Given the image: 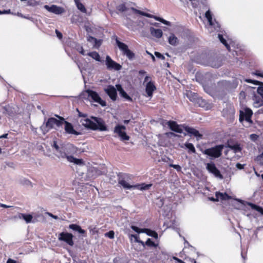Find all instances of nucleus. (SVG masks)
<instances>
[{
    "instance_id": "nucleus-3",
    "label": "nucleus",
    "mask_w": 263,
    "mask_h": 263,
    "mask_svg": "<svg viewBox=\"0 0 263 263\" xmlns=\"http://www.w3.org/2000/svg\"><path fill=\"white\" fill-rule=\"evenodd\" d=\"M129 176L128 175H124L119 178V183L124 189L126 190L138 189L140 190H146L149 189L151 184H131L129 182Z\"/></svg>"
},
{
    "instance_id": "nucleus-50",
    "label": "nucleus",
    "mask_w": 263,
    "mask_h": 263,
    "mask_svg": "<svg viewBox=\"0 0 263 263\" xmlns=\"http://www.w3.org/2000/svg\"><path fill=\"white\" fill-rule=\"evenodd\" d=\"M78 112H79V116L80 117H82V118H87V115L85 114H83L81 112H80L78 109H77Z\"/></svg>"
},
{
    "instance_id": "nucleus-56",
    "label": "nucleus",
    "mask_w": 263,
    "mask_h": 263,
    "mask_svg": "<svg viewBox=\"0 0 263 263\" xmlns=\"http://www.w3.org/2000/svg\"><path fill=\"white\" fill-rule=\"evenodd\" d=\"M7 263H16V261L12 259H8L7 261Z\"/></svg>"
},
{
    "instance_id": "nucleus-4",
    "label": "nucleus",
    "mask_w": 263,
    "mask_h": 263,
    "mask_svg": "<svg viewBox=\"0 0 263 263\" xmlns=\"http://www.w3.org/2000/svg\"><path fill=\"white\" fill-rule=\"evenodd\" d=\"M57 117L59 119L52 117L49 118L46 122L45 125H43L41 127V129L44 134H46L51 129H57V127L62 126L63 124L64 118L59 116H57Z\"/></svg>"
},
{
    "instance_id": "nucleus-7",
    "label": "nucleus",
    "mask_w": 263,
    "mask_h": 263,
    "mask_svg": "<svg viewBox=\"0 0 263 263\" xmlns=\"http://www.w3.org/2000/svg\"><path fill=\"white\" fill-rule=\"evenodd\" d=\"M205 16L209 23V27L208 28L209 31L212 32L213 29L218 31L220 28V25L215 19L213 20L212 15L210 10L205 12Z\"/></svg>"
},
{
    "instance_id": "nucleus-55",
    "label": "nucleus",
    "mask_w": 263,
    "mask_h": 263,
    "mask_svg": "<svg viewBox=\"0 0 263 263\" xmlns=\"http://www.w3.org/2000/svg\"><path fill=\"white\" fill-rule=\"evenodd\" d=\"M146 53L150 55V57L152 58V59L153 61H155V57L152 53H151L148 51H146Z\"/></svg>"
},
{
    "instance_id": "nucleus-59",
    "label": "nucleus",
    "mask_w": 263,
    "mask_h": 263,
    "mask_svg": "<svg viewBox=\"0 0 263 263\" xmlns=\"http://www.w3.org/2000/svg\"><path fill=\"white\" fill-rule=\"evenodd\" d=\"M3 14H9L11 13V10L10 9L7 10H4L2 12Z\"/></svg>"
},
{
    "instance_id": "nucleus-35",
    "label": "nucleus",
    "mask_w": 263,
    "mask_h": 263,
    "mask_svg": "<svg viewBox=\"0 0 263 263\" xmlns=\"http://www.w3.org/2000/svg\"><path fill=\"white\" fill-rule=\"evenodd\" d=\"M263 104V101L260 98H255V101L253 103L254 107L258 108L260 107Z\"/></svg>"
},
{
    "instance_id": "nucleus-18",
    "label": "nucleus",
    "mask_w": 263,
    "mask_h": 263,
    "mask_svg": "<svg viewBox=\"0 0 263 263\" xmlns=\"http://www.w3.org/2000/svg\"><path fill=\"white\" fill-rule=\"evenodd\" d=\"M117 90L119 91L120 96L125 99L126 100L132 102L133 101L132 98L129 97L127 93L124 90L122 86L120 84H117L116 85Z\"/></svg>"
},
{
    "instance_id": "nucleus-54",
    "label": "nucleus",
    "mask_w": 263,
    "mask_h": 263,
    "mask_svg": "<svg viewBox=\"0 0 263 263\" xmlns=\"http://www.w3.org/2000/svg\"><path fill=\"white\" fill-rule=\"evenodd\" d=\"M250 138L252 140H255L257 138V136L255 134H252L250 135Z\"/></svg>"
},
{
    "instance_id": "nucleus-26",
    "label": "nucleus",
    "mask_w": 263,
    "mask_h": 263,
    "mask_svg": "<svg viewBox=\"0 0 263 263\" xmlns=\"http://www.w3.org/2000/svg\"><path fill=\"white\" fill-rule=\"evenodd\" d=\"M216 200H226L230 199V196H229L226 193H222L220 192H216Z\"/></svg>"
},
{
    "instance_id": "nucleus-51",
    "label": "nucleus",
    "mask_w": 263,
    "mask_h": 263,
    "mask_svg": "<svg viewBox=\"0 0 263 263\" xmlns=\"http://www.w3.org/2000/svg\"><path fill=\"white\" fill-rule=\"evenodd\" d=\"M55 32H56V34H57V37L59 39H61L62 37V33L59 32L58 30H55Z\"/></svg>"
},
{
    "instance_id": "nucleus-21",
    "label": "nucleus",
    "mask_w": 263,
    "mask_h": 263,
    "mask_svg": "<svg viewBox=\"0 0 263 263\" xmlns=\"http://www.w3.org/2000/svg\"><path fill=\"white\" fill-rule=\"evenodd\" d=\"M69 228L74 231L78 232L79 234L82 235L83 236H86V231L82 229L81 227L76 224H71L69 226Z\"/></svg>"
},
{
    "instance_id": "nucleus-61",
    "label": "nucleus",
    "mask_w": 263,
    "mask_h": 263,
    "mask_svg": "<svg viewBox=\"0 0 263 263\" xmlns=\"http://www.w3.org/2000/svg\"><path fill=\"white\" fill-rule=\"evenodd\" d=\"M245 120L246 121H247L248 122H250L251 121V117L245 116Z\"/></svg>"
},
{
    "instance_id": "nucleus-41",
    "label": "nucleus",
    "mask_w": 263,
    "mask_h": 263,
    "mask_svg": "<svg viewBox=\"0 0 263 263\" xmlns=\"http://www.w3.org/2000/svg\"><path fill=\"white\" fill-rule=\"evenodd\" d=\"M170 166L176 169L178 172H180L181 167L179 165L170 164Z\"/></svg>"
},
{
    "instance_id": "nucleus-30",
    "label": "nucleus",
    "mask_w": 263,
    "mask_h": 263,
    "mask_svg": "<svg viewBox=\"0 0 263 263\" xmlns=\"http://www.w3.org/2000/svg\"><path fill=\"white\" fill-rule=\"evenodd\" d=\"M75 4L77 6V8L81 11L83 13H86L87 10L85 7V6L83 5V4H82L80 0H74Z\"/></svg>"
},
{
    "instance_id": "nucleus-46",
    "label": "nucleus",
    "mask_w": 263,
    "mask_h": 263,
    "mask_svg": "<svg viewBox=\"0 0 263 263\" xmlns=\"http://www.w3.org/2000/svg\"><path fill=\"white\" fill-rule=\"evenodd\" d=\"M254 74L258 77L263 78V71L256 70Z\"/></svg>"
},
{
    "instance_id": "nucleus-14",
    "label": "nucleus",
    "mask_w": 263,
    "mask_h": 263,
    "mask_svg": "<svg viewBox=\"0 0 263 263\" xmlns=\"http://www.w3.org/2000/svg\"><path fill=\"white\" fill-rule=\"evenodd\" d=\"M131 228L133 230H134L135 232H137L138 234L141 233H145L147 235L154 237L155 238H157L158 237V234L156 232L151 231L147 229H140L135 226H132Z\"/></svg>"
},
{
    "instance_id": "nucleus-64",
    "label": "nucleus",
    "mask_w": 263,
    "mask_h": 263,
    "mask_svg": "<svg viewBox=\"0 0 263 263\" xmlns=\"http://www.w3.org/2000/svg\"><path fill=\"white\" fill-rule=\"evenodd\" d=\"M80 52L83 55H87V53H85V51L84 50L82 47H81V50Z\"/></svg>"
},
{
    "instance_id": "nucleus-42",
    "label": "nucleus",
    "mask_w": 263,
    "mask_h": 263,
    "mask_svg": "<svg viewBox=\"0 0 263 263\" xmlns=\"http://www.w3.org/2000/svg\"><path fill=\"white\" fill-rule=\"evenodd\" d=\"M252 114L253 112L251 109L249 108L245 109V116H249L251 117Z\"/></svg>"
},
{
    "instance_id": "nucleus-34",
    "label": "nucleus",
    "mask_w": 263,
    "mask_h": 263,
    "mask_svg": "<svg viewBox=\"0 0 263 263\" xmlns=\"http://www.w3.org/2000/svg\"><path fill=\"white\" fill-rule=\"evenodd\" d=\"M184 146L186 148H187L189 151V152H192L193 153H196V149L194 146V145L192 143H185L184 144Z\"/></svg>"
},
{
    "instance_id": "nucleus-38",
    "label": "nucleus",
    "mask_w": 263,
    "mask_h": 263,
    "mask_svg": "<svg viewBox=\"0 0 263 263\" xmlns=\"http://www.w3.org/2000/svg\"><path fill=\"white\" fill-rule=\"evenodd\" d=\"M155 19L157 21H158L161 23H162L163 24H165V25H166L167 26H170L171 25V23L167 21H166L165 20H164L163 18H161V17H155Z\"/></svg>"
},
{
    "instance_id": "nucleus-9",
    "label": "nucleus",
    "mask_w": 263,
    "mask_h": 263,
    "mask_svg": "<svg viewBox=\"0 0 263 263\" xmlns=\"http://www.w3.org/2000/svg\"><path fill=\"white\" fill-rule=\"evenodd\" d=\"M73 237V236L72 234L67 232H62L58 235L59 240L64 241L70 246L74 245Z\"/></svg>"
},
{
    "instance_id": "nucleus-33",
    "label": "nucleus",
    "mask_w": 263,
    "mask_h": 263,
    "mask_svg": "<svg viewBox=\"0 0 263 263\" xmlns=\"http://www.w3.org/2000/svg\"><path fill=\"white\" fill-rule=\"evenodd\" d=\"M132 10L134 12H135V13H138V14H141V15H143V16H145L148 17L155 18V17H156V16H154V15H153L152 14H150L149 13L143 12L142 11H141L140 10H137V9H134V8H132Z\"/></svg>"
},
{
    "instance_id": "nucleus-12",
    "label": "nucleus",
    "mask_w": 263,
    "mask_h": 263,
    "mask_svg": "<svg viewBox=\"0 0 263 263\" xmlns=\"http://www.w3.org/2000/svg\"><path fill=\"white\" fill-rule=\"evenodd\" d=\"M117 88L112 85H108L104 89V91L113 101H115L117 98Z\"/></svg>"
},
{
    "instance_id": "nucleus-10",
    "label": "nucleus",
    "mask_w": 263,
    "mask_h": 263,
    "mask_svg": "<svg viewBox=\"0 0 263 263\" xmlns=\"http://www.w3.org/2000/svg\"><path fill=\"white\" fill-rule=\"evenodd\" d=\"M105 64L106 67L109 70H120L122 66L119 64L113 61L109 55L106 57Z\"/></svg>"
},
{
    "instance_id": "nucleus-45",
    "label": "nucleus",
    "mask_w": 263,
    "mask_h": 263,
    "mask_svg": "<svg viewBox=\"0 0 263 263\" xmlns=\"http://www.w3.org/2000/svg\"><path fill=\"white\" fill-rule=\"evenodd\" d=\"M125 8H126V7H125V5L123 4L120 5L117 7L118 10L121 12H123L124 11H125Z\"/></svg>"
},
{
    "instance_id": "nucleus-13",
    "label": "nucleus",
    "mask_w": 263,
    "mask_h": 263,
    "mask_svg": "<svg viewBox=\"0 0 263 263\" xmlns=\"http://www.w3.org/2000/svg\"><path fill=\"white\" fill-rule=\"evenodd\" d=\"M206 168L210 173L213 174L216 177L220 179L223 178V176L220 171L217 168L213 163H207Z\"/></svg>"
},
{
    "instance_id": "nucleus-43",
    "label": "nucleus",
    "mask_w": 263,
    "mask_h": 263,
    "mask_svg": "<svg viewBox=\"0 0 263 263\" xmlns=\"http://www.w3.org/2000/svg\"><path fill=\"white\" fill-rule=\"evenodd\" d=\"M68 148L71 150L73 153H76L77 152V148L74 146L73 144H70L68 146Z\"/></svg>"
},
{
    "instance_id": "nucleus-15",
    "label": "nucleus",
    "mask_w": 263,
    "mask_h": 263,
    "mask_svg": "<svg viewBox=\"0 0 263 263\" xmlns=\"http://www.w3.org/2000/svg\"><path fill=\"white\" fill-rule=\"evenodd\" d=\"M63 124H64V129L66 134L76 136L80 134L79 132L76 131L74 129L73 125L70 123L64 120Z\"/></svg>"
},
{
    "instance_id": "nucleus-31",
    "label": "nucleus",
    "mask_w": 263,
    "mask_h": 263,
    "mask_svg": "<svg viewBox=\"0 0 263 263\" xmlns=\"http://www.w3.org/2000/svg\"><path fill=\"white\" fill-rule=\"evenodd\" d=\"M246 203L247 205H249L251 208V209L258 211V212H259L261 214H262L263 215V209L261 207L258 206L257 205H255L251 202H247Z\"/></svg>"
},
{
    "instance_id": "nucleus-62",
    "label": "nucleus",
    "mask_w": 263,
    "mask_h": 263,
    "mask_svg": "<svg viewBox=\"0 0 263 263\" xmlns=\"http://www.w3.org/2000/svg\"><path fill=\"white\" fill-rule=\"evenodd\" d=\"M0 206L2 207V208H8L11 207V206L7 205H6L5 204H3V203L0 204Z\"/></svg>"
},
{
    "instance_id": "nucleus-57",
    "label": "nucleus",
    "mask_w": 263,
    "mask_h": 263,
    "mask_svg": "<svg viewBox=\"0 0 263 263\" xmlns=\"http://www.w3.org/2000/svg\"><path fill=\"white\" fill-rule=\"evenodd\" d=\"M173 259L177 261L179 263H184L182 260L176 257H173Z\"/></svg>"
},
{
    "instance_id": "nucleus-37",
    "label": "nucleus",
    "mask_w": 263,
    "mask_h": 263,
    "mask_svg": "<svg viewBox=\"0 0 263 263\" xmlns=\"http://www.w3.org/2000/svg\"><path fill=\"white\" fill-rule=\"evenodd\" d=\"M255 160L258 164L263 165V151L262 153L256 157Z\"/></svg>"
},
{
    "instance_id": "nucleus-23",
    "label": "nucleus",
    "mask_w": 263,
    "mask_h": 263,
    "mask_svg": "<svg viewBox=\"0 0 263 263\" xmlns=\"http://www.w3.org/2000/svg\"><path fill=\"white\" fill-rule=\"evenodd\" d=\"M17 217L19 219H24L27 223L34 222L33 221H32L33 217L30 214L18 213L17 215Z\"/></svg>"
},
{
    "instance_id": "nucleus-29",
    "label": "nucleus",
    "mask_w": 263,
    "mask_h": 263,
    "mask_svg": "<svg viewBox=\"0 0 263 263\" xmlns=\"http://www.w3.org/2000/svg\"><path fill=\"white\" fill-rule=\"evenodd\" d=\"M87 55L92 58L98 62H102L101 57L99 54L96 51L89 52L87 53Z\"/></svg>"
},
{
    "instance_id": "nucleus-8",
    "label": "nucleus",
    "mask_w": 263,
    "mask_h": 263,
    "mask_svg": "<svg viewBox=\"0 0 263 263\" xmlns=\"http://www.w3.org/2000/svg\"><path fill=\"white\" fill-rule=\"evenodd\" d=\"M125 126L124 125H117L114 128V133L117 134L120 138L121 140L125 141L129 139L125 132Z\"/></svg>"
},
{
    "instance_id": "nucleus-16",
    "label": "nucleus",
    "mask_w": 263,
    "mask_h": 263,
    "mask_svg": "<svg viewBox=\"0 0 263 263\" xmlns=\"http://www.w3.org/2000/svg\"><path fill=\"white\" fill-rule=\"evenodd\" d=\"M44 8L48 11L53 13L55 14H61L65 12L63 8L53 5L51 6L45 5Z\"/></svg>"
},
{
    "instance_id": "nucleus-24",
    "label": "nucleus",
    "mask_w": 263,
    "mask_h": 263,
    "mask_svg": "<svg viewBox=\"0 0 263 263\" xmlns=\"http://www.w3.org/2000/svg\"><path fill=\"white\" fill-rule=\"evenodd\" d=\"M87 41L91 43L93 47L96 48L99 47L101 44V40H98L97 39L90 36H88Z\"/></svg>"
},
{
    "instance_id": "nucleus-39",
    "label": "nucleus",
    "mask_w": 263,
    "mask_h": 263,
    "mask_svg": "<svg viewBox=\"0 0 263 263\" xmlns=\"http://www.w3.org/2000/svg\"><path fill=\"white\" fill-rule=\"evenodd\" d=\"M145 245L150 247H156L157 245L150 238L147 239L145 242Z\"/></svg>"
},
{
    "instance_id": "nucleus-47",
    "label": "nucleus",
    "mask_w": 263,
    "mask_h": 263,
    "mask_svg": "<svg viewBox=\"0 0 263 263\" xmlns=\"http://www.w3.org/2000/svg\"><path fill=\"white\" fill-rule=\"evenodd\" d=\"M155 55L156 56L157 58H158L159 59H161L162 60L164 59V57L158 52H155Z\"/></svg>"
},
{
    "instance_id": "nucleus-63",
    "label": "nucleus",
    "mask_w": 263,
    "mask_h": 263,
    "mask_svg": "<svg viewBox=\"0 0 263 263\" xmlns=\"http://www.w3.org/2000/svg\"><path fill=\"white\" fill-rule=\"evenodd\" d=\"M145 73H146V71H144V70H139V74L140 75H143V74H145Z\"/></svg>"
},
{
    "instance_id": "nucleus-36",
    "label": "nucleus",
    "mask_w": 263,
    "mask_h": 263,
    "mask_svg": "<svg viewBox=\"0 0 263 263\" xmlns=\"http://www.w3.org/2000/svg\"><path fill=\"white\" fill-rule=\"evenodd\" d=\"M187 98L190 99V100L192 102H195L196 100L197 96L192 92H189L187 94Z\"/></svg>"
},
{
    "instance_id": "nucleus-11",
    "label": "nucleus",
    "mask_w": 263,
    "mask_h": 263,
    "mask_svg": "<svg viewBox=\"0 0 263 263\" xmlns=\"http://www.w3.org/2000/svg\"><path fill=\"white\" fill-rule=\"evenodd\" d=\"M88 97H89L94 102L99 104L102 106H105L106 102L103 100L96 91L91 90L87 91Z\"/></svg>"
},
{
    "instance_id": "nucleus-32",
    "label": "nucleus",
    "mask_w": 263,
    "mask_h": 263,
    "mask_svg": "<svg viewBox=\"0 0 263 263\" xmlns=\"http://www.w3.org/2000/svg\"><path fill=\"white\" fill-rule=\"evenodd\" d=\"M218 37L220 40V42L222 43L227 48L228 50H230V47L228 44L227 40L223 37V35L221 34H218Z\"/></svg>"
},
{
    "instance_id": "nucleus-44",
    "label": "nucleus",
    "mask_w": 263,
    "mask_h": 263,
    "mask_svg": "<svg viewBox=\"0 0 263 263\" xmlns=\"http://www.w3.org/2000/svg\"><path fill=\"white\" fill-rule=\"evenodd\" d=\"M258 94H259L263 99V87H258L257 90Z\"/></svg>"
},
{
    "instance_id": "nucleus-1",
    "label": "nucleus",
    "mask_w": 263,
    "mask_h": 263,
    "mask_svg": "<svg viewBox=\"0 0 263 263\" xmlns=\"http://www.w3.org/2000/svg\"><path fill=\"white\" fill-rule=\"evenodd\" d=\"M80 122L85 128L93 130L106 131L107 127L104 121L99 118H82Z\"/></svg>"
},
{
    "instance_id": "nucleus-5",
    "label": "nucleus",
    "mask_w": 263,
    "mask_h": 263,
    "mask_svg": "<svg viewBox=\"0 0 263 263\" xmlns=\"http://www.w3.org/2000/svg\"><path fill=\"white\" fill-rule=\"evenodd\" d=\"M224 147L222 144L218 145L215 147L207 148L202 153L211 157V158H217L221 156V152Z\"/></svg>"
},
{
    "instance_id": "nucleus-60",
    "label": "nucleus",
    "mask_w": 263,
    "mask_h": 263,
    "mask_svg": "<svg viewBox=\"0 0 263 263\" xmlns=\"http://www.w3.org/2000/svg\"><path fill=\"white\" fill-rule=\"evenodd\" d=\"M11 14H12L13 15H17L18 16L25 18V17L24 16L22 13H19V12H17L16 14L13 13H12Z\"/></svg>"
},
{
    "instance_id": "nucleus-52",
    "label": "nucleus",
    "mask_w": 263,
    "mask_h": 263,
    "mask_svg": "<svg viewBox=\"0 0 263 263\" xmlns=\"http://www.w3.org/2000/svg\"><path fill=\"white\" fill-rule=\"evenodd\" d=\"M48 216H49L50 217H51L52 218H53L54 219H58V217L57 216H55V215H53L52 213H49V212H47L46 213Z\"/></svg>"
},
{
    "instance_id": "nucleus-53",
    "label": "nucleus",
    "mask_w": 263,
    "mask_h": 263,
    "mask_svg": "<svg viewBox=\"0 0 263 263\" xmlns=\"http://www.w3.org/2000/svg\"><path fill=\"white\" fill-rule=\"evenodd\" d=\"M149 81H151V78L149 76H146L144 79V83H148Z\"/></svg>"
},
{
    "instance_id": "nucleus-27",
    "label": "nucleus",
    "mask_w": 263,
    "mask_h": 263,
    "mask_svg": "<svg viewBox=\"0 0 263 263\" xmlns=\"http://www.w3.org/2000/svg\"><path fill=\"white\" fill-rule=\"evenodd\" d=\"M168 42L172 46H176L178 43V40L174 34L171 33L168 38Z\"/></svg>"
},
{
    "instance_id": "nucleus-19",
    "label": "nucleus",
    "mask_w": 263,
    "mask_h": 263,
    "mask_svg": "<svg viewBox=\"0 0 263 263\" xmlns=\"http://www.w3.org/2000/svg\"><path fill=\"white\" fill-rule=\"evenodd\" d=\"M208 64L214 68H218L221 65V62L216 58H211L209 59Z\"/></svg>"
},
{
    "instance_id": "nucleus-20",
    "label": "nucleus",
    "mask_w": 263,
    "mask_h": 263,
    "mask_svg": "<svg viewBox=\"0 0 263 263\" xmlns=\"http://www.w3.org/2000/svg\"><path fill=\"white\" fill-rule=\"evenodd\" d=\"M62 157H66L67 160L70 162L74 163V164L78 165H82L83 164V161L82 159H79L76 158L71 156H68L66 154H64L63 156H62Z\"/></svg>"
},
{
    "instance_id": "nucleus-49",
    "label": "nucleus",
    "mask_w": 263,
    "mask_h": 263,
    "mask_svg": "<svg viewBox=\"0 0 263 263\" xmlns=\"http://www.w3.org/2000/svg\"><path fill=\"white\" fill-rule=\"evenodd\" d=\"M245 165V164H241L240 163H238L236 164V167L239 170H242L244 168Z\"/></svg>"
},
{
    "instance_id": "nucleus-28",
    "label": "nucleus",
    "mask_w": 263,
    "mask_h": 263,
    "mask_svg": "<svg viewBox=\"0 0 263 263\" xmlns=\"http://www.w3.org/2000/svg\"><path fill=\"white\" fill-rule=\"evenodd\" d=\"M128 237L131 242H132L133 240H134L135 242L141 243L143 246L144 245L143 241L139 239V236L138 235L129 234Z\"/></svg>"
},
{
    "instance_id": "nucleus-6",
    "label": "nucleus",
    "mask_w": 263,
    "mask_h": 263,
    "mask_svg": "<svg viewBox=\"0 0 263 263\" xmlns=\"http://www.w3.org/2000/svg\"><path fill=\"white\" fill-rule=\"evenodd\" d=\"M116 43L123 55H126L129 60H133L135 59V53L128 49L127 45L119 41L118 39H116Z\"/></svg>"
},
{
    "instance_id": "nucleus-58",
    "label": "nucleus",
    "mask_w": 263,
    "mask_h": 263,
    "mask_svg": "<svg viewBox=\"0 0 263 263\" xmlns=\"http://www.w3.org/2000/svg\"><path fill=\"white\" fill-rule=\"evenodd\" d=\"M173 259L177 261L179 263H184L182 260L176 257H173Z\"/></svg>"
},
{
    "instance_id": "nucleus-48",
    "label": "nucleus",
    "mask_w": 263,
    "mask_h": 263,
    "mask_svg": "<svg viewBox=\"0 0 263 263\" xmlns=\"http://www.w3.org/2000/svg\"><path fill=\"white\" fill-rule=\"evenodd\" d=\"M245 81L248 83H253L254 84H258L259 83V82L257 81L252 80L251 79H246Z\"/></svg>"
},
{
    "instance_id": "nucleus-2",
    "label": "nucleus",
    "mask_w": 263,
    "mask_h": 263,
    "mask_svg": "<svg viewBox=\"0 0 263 263\" xmlns=\"http://www.w3.org/2000/svg\"><path fill=\"white\" fill-rule=\"evenodd\" d=\"M167 125L172 130L178 133H182L183 132V128H184L190 136H195L197 140L201 139L202 137V135L200 134L197 130L194 128L189 126L184 127L182 125L177 124L176 122L172 121H168L167 122Z\"/></svg>"
},
{
    "instance_id": "nucleus-17",
    "label": "nucleus",
    "mask_w": 263,
    "mask_h": 263,
    "mask_svg": "<svg viewBox=\"0 0 263 263\" xmlns=\"http://www.w3.org/2000/svg\"><path fill=\"white\" fill-rule=\"evenodd\" d=\"M156 90V87L154 85V82L152 81H149L146 83L145 85V91L147 94V96L152 98L153 96V92Z\"/></svg>"
},
{
    "instance_id": "nucleus-40",
    "label": "nucleus",
    "mask_w": 263,
    "mask_h": 263,
    "mask_svg": "<svg viewBox=\"0 0 263 263\" xmlns=\"http://www.w3.org/2000/svg\"><path fill=\"white\" fill-rule=\"evenodd\" d=\"M115 233L113 231H110L107 233L105 234V236L107 237L110 239H113L114 238Z\"/></svg>"
},
{
    "instance_id": "nucleus-22",
    "label": "nucleus",
    "mask_w": 263,
    "mask_h": 263,
    "mask_svg": "<svg viewBox=\"0 0 263 263\" xmlns=\"http://www.w3.org/2000/svg\"><path fill=\"white\" fill-rule=\"evenodd\" d=\"M151 34L154 37L159 39L162 37L163 32L160 29H155L151 27L149 29Z\"/></svg>"
},
{
    "instance_id": "nucleus-25",
    "label": "nucleus",
    "mask_w": 263,
    "mask_h": 263,
    "mask_svg": "<svg viewBox=\"0 0 263 263\" xmlns=\"http://www.w3.org/2000/svg\"><path fill=\"white\" fill-rule=\"evenodd\" d=\"M227 147L230 148L233 151L234 153H237L241 152L242 150V147L240 146V144L236 143L234 144H228Z\"/></svg>"
}]
</instances>
